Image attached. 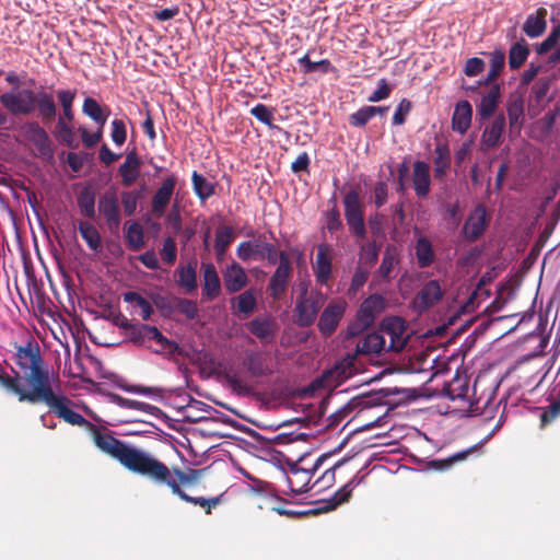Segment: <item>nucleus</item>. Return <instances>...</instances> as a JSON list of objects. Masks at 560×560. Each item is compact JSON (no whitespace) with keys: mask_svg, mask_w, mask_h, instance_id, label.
<instances>
[{"mask_svg":"<svg viewBox=\"0 0 560 560\" xmlns=\"http://www.w3.org/2000/svg\"><path fill=\"white\" fill-rule=\"evenodd\" d=\"M15 349L14 362L22 375L14 372V376H11L15 387L10 388V393L16 395L20 402L37 404V398L52 387L49 368L35 340H28L25 346H15Z\"/></svg>","mask_w":560,"mask_h":560,"instance_id":"nucleus-1","label":"nucleus"},{"mask_svg":"<svg viewBox=\"0 0 560 560\" xmlns=\"http://www.w3.org/2000/svg\"><path fill=\"white\" fill-rule=\"evenodd\" d=\"M124 467L158 487H167L172 492L177 490V483L173 479L174 472L171 468L144 450L135 447Z\"/></svg>","mask_w":560,"mask_h":560,"instance_id":"nucleus-2","label":"nucleus"},{"mask_svg":"<svg viewBox=\"0 0 560 560\" xmlns=\"http://www.w3.org/2000/svg\"><path fill=\"white\" fill-rule=\"evenodd\" d=\"M444 390L451 400H463L467 402V411L470 416H482L486 419H490L492 418L494 408L498 407L490 395H488L486 399L480 397L476 400H469V381L466 375H459L457 373L453 380L447 383Z\"/></svg>","mask_w":560,"mask_h":560,"instance_id":"nucleus-3","label":"nucleus"},{"mask_svg":"<svg viewBox=\"0 0 560 560\" xmlns=\"http://www.w3.org/2000/svg\"><path fill=\"white\" fill-rule=\"evenodd\" d=\"M38 402L46 404L51 411L69 424L83 427L88 431L94 428V423L70 408L72 401L68 397L56 394L52 387L37 398Z\"/></svg>","mask_w":560,"mask_h":560,"instance_id":"nucleus-4","label":"nucleus"},{"mask_svg":"<svg viewBox=\"0 0 560 560\" xmlns=\"http://www.w3.org/2000/svg\"><path fill=\"white\" fill-rule=\"evenodd\" d=\"M89 432L92 434L95 445L102 452L118 460L122 466L135 448V446L128 445L127 443L116 439L109 430L100 429L95 424Z\"/></svg>","mask_w":560,"mask_h":560,"instance_id":"nucleus-5","label":"nucleus"},{"mask_svg":"<svg viewBox=\"0 0 560 560\" xmlns=\"http://www.w3.org/2000/svg\"><path fill=\"white\" fill-rule=\"evenodd\" d=\"M325 295L319 291L302 292L295 303V323L303 328L314 324L318 312L325 303Z\"/></svg>","mask_w":560,"mask_h":560,"instance_id":"nucleus-6","label":"nucleus"},{"mask_svg":"<svg viewBox=\"0 0 560 560\" xmlns=\"http://www.w3.org/2000/svg\"><path fill=\"white\" fill-rule=\"evenodd\" d=\"M345 218L352 235L363 240L366 237L364 207L357 190H349L343 197Z\"/></svg>","mask_w":560,"mask_h":560,"instance_id":"nucleus-7","label":"nucleus"},{"mask_svg":"<svg viewBox=\"0 0 560 560\" xmlns=\"http://www.w3.org/2000/svg\"><path fill=\"white\" fill-rule=\"evenodd\" d=\"M262 237V235H259L255 241L241 242L236 248L237 257L243 261L267 259L270 265H276L279 250L275 244L264 241Z\"/></svg>","mask_w":560,"mask_h":560,"instance_id":"nucleus-8","label":"nucleus"},{"mask_svg":"<svg viewBox=\"0 0 560 560\" xmlns=\"http://www.w3.org/2000/svg\"><path fill=\"white\" fill-rule=\"evenodd\" d=\"M293 276V265L285 250L279 252L278 266L269 279L267 290L269 295L278 300L283 296Z\"/></svg>","mask_w":560,"mask_h":560,"instance_id":"nucleus-9","label":"nucleus"},{"mask_svg":"<svg viewBox=\"0 0 560 560\" xmlns=\"http://www.w3.org/2000/svg\"><path fill=\"white\" fill-rule=\"evenodd\" d=\"M38 93L32 90H22L18 93L5 92L0 94V103L12 115H28L35 110Z\"/></svg>","mask_w":560,"mask_h":560,"instance_id":"nucleus-10","label":"nucleus"},{"mask_svg":"<svg viewBox=\"0 0 560 560\" xmlns=\"http://www.w3.org/2000/svg\"><path fill=\"white\" fill-rule=\"evenodd\" d=\"M378 330L385 338H389V342H386L387 351L399 352L405 348L408 339L406 336L407 326L401 317L390 316L384 318L380 324Z\"/></svg>","mask_w":560,"mask_h":560,"instance_id":"nucleus-11","label":"nucleus"},{"mask_svg":"<svg viewBox=\"0 0 560 560\" xmlns=\"http://www.w3.org/2000/svg\"><path fill=\"white\" fill-rule=\"evenodd\" d=\"M242 364L252 377H266L273 373L271 358L262 350H245Z\"/></svg>","mask_w":560,"mask_h":560,"instance_id":"nucleus-12","label":"nucleus"},{"mask_svg":"<svg viewBox=\"0 0 560 560\" xmlns=\"http://www.w3.org/2000/svg\"><path fill=\"white\" fill-rule=\"evenodd\" d=\"M347 303L342 300L330 302L319 316L317 327L324 337H330L345 315Z\"/></svg>","mask_w":560,"mask_h":560,"instance_id":"nucleus-13","label":"nucleus"},{"mask_svg":"<svg viewBox=\"0 0 560 560\" xmlns=\"http://www.w3.org/2000/svg\"><path fill=\"white\" fill-rule=\"evenodd\" d=\"M177 185V176L172 174L167 176L161 184V186L154 192L151 200V213L155 218L164 215L167 206L171 202L175 187Z\"/></svg>","mask_w":560,"mask_h":560,"instance_id":"nucleus-14","label":"nucleus"},{"mask_svg":"<svg viewBox=\"0 0 560 560\" xmlns=\"http://www.w3.org/2000/svg\"><path fill=\"white\" fill-rule=\"evenodd\" d=\"M443 298V291L438 280L428 281L413 299V306L423 313L438 304Z\"/></svg>","mask_w":560,"mask_h":560,"instance_id":"nucleus-15","label":"nucleus"},{"mask_svg":"<svg viewBox=\"0 0 560 560\" xmlns=\"http://www.w3.org/2000/svg\"><path fill=\"white\" fill-rule=\"evenodd\" d=\"M98 210L103 214L108 230L116 234L119 231L121 217L118 199L115 194H104L98 201Z\"/></svg>","mask_w":560,"mask_h":560,"instance_id":"nucleus-16","label":"nucleus"},{"mask_svg":"<svg viewBox=\"0 0 560 560\" xmlns=\"http://www.w3.org/2000/svg\"><path fill=\"white\" fill-rule=\"evenodd\" d=\"M488 225L486 208L477 206L468 215L463 226V234L469 242L477 241L486 231Z\"/></svg>","mask_w":560,"mask_h":560,"instance_id":"nucleus-17","label":"nucleus"},{"mask_svg":"<svg viewBox=\"0 0 560 560\" xmlns=\"http://www.w3.org/2000/svg\"><path fill=\"white\" fill-rule=\"evenodd\" d=\"M313 271L317 283L327 284L332 273V256L329 245L319 244L317 246Z\"/></svg>","mask_w":560,"mask_h":560,"instance_id":"nucleus-18","label":"nucleus"},{"mask_svg":"<svg viewBox=\"0 0 560 560\" xmlns=\"http://www.w3.org/2000/svg\"><path fill=\"white\" fill-rule=\"evenodd\" d=\"M385 307L386 300L381 294H372L361 303L357 311V316L363 326L371 327Z\"/></svg>","mask_w":560,"mask_h":560,"instance_id":"nucleus-19","label":"nucleus"},{"mask_svg":"<svg viewBox=\"0 0 560 560\" xmlns=\"http://www.w3.org/2000/svg\"><path fill=\"white\" fill-rule=\"evenodd\" d=\"M247 283L248 277L238 262L233 261L223 271V284L229 294L242 291Z\"/></svg>","mask_w":560,"mask_h":560,"instance_id":"nucleus-20","label":"nucleus"},{"mask_svg":"<svg viewBox=\"0 0 560 560\" xmlns=\"http://www.w3.org/2000/svg\"><path fill=\"white\" fill-rule=\"evenodd\" d=\"M141 160L133 149L126 154L124 163L118 167V174L121 177L124 187L132 186L140 176Z\"/></svg>","mask_w":560,"mask_h":560,"instance_id":"nucleus-21","label":"nucleus"},{"mask_svg":"<svg viewBox=\"0 0 560 560\" xmlns=\"http://www.w3.org/2000/svg\"><path fill=\"white\" fill-rule=\"evenodd\" d=\"M413 189L419 198H425L430 192V166L424 161H416L412 171Z\"/></svg>","mask_w":560,"mask_h":560,"instance_id":"nucleus-22","label":"nucleus"},{"mask_svg":"<svg viewBox=\"0 0 560 560\" xmlns=\"http://www.w3.org/2000/svg\"><path fill=\"white\" fill-rule=\"evenodd\" d=\"M221 293V281L212 264L202 265V295L206 301L215 300Z\"/></svg>","mask_w":560,"mask_h":560,"instance_id":"nucleus-23","label":"nucleus"},{"mask_svg":"<svg viewBox=\"0 0 560 560\" xmlns=\"http://www.w3.org/2000/svg\"><path fill=\"white\" fill-rule=\"evenodd\" d=\"M383 351H387L386 339L380 330L365 335L357 345L358 354L378 355Z\"/></svg>","mask_w":560,"mask_h":560,"instance_id":"nucleus-24","label":"nucleus"},{"mask_svg":"<svg viewBox=\"0 0 560 560\" xmlns=\"http://www.w3.org/2000/svg\"><path fill=\"white\" fill-rule=\"evenodd\" d=\"M547 9L538 8L535 13L527 15L524 24L523 32L529 38H537L542 35L547 28Z\"/></svg>","mask_w":560,"mask_h":560,"instance_id":"nucleus-25","label":"nucleus"},{"mask_svg":"<svg viewBox=\"0 0 560 560\" xmlns=\"http://www.w3.org/2000/svg\"><path fill=\"white\" fill-rule=\"evenodd\" d=\"M434 177L442 180L451 167V150L447 143L438 142L433 156Z\"/></svg>","mask_w":560,"mask_h":560,"instance_id":"nucleus-26","label":"nucleus"},{"mask_svg":"<svg viewBox=\"0 0 560 560\" xmlns=\"http://www.w3.org/2000/svg\"><path fill=\"white\" fill-rule=\"evenodd\" d=\"M501 97V89L499 84H493L489 92L485 94L477 105V113L480 119L490 118L497 110Z\"/></svg>","mask_w":560,"mask_h":560,"instance_id":"nucleus-27","label":"nucleus"},{"mask_svg":"<svg viewBox=\"0 0 560 560\" xmlns=\"http://www.w3.org/2000/svg\"><path fill=\"white\" fill-rule=\"evenodd\" d=\"M27 138L35 145L42 156H51V141L46 130L38 124L30 125Z\"/></svg>","mask_w":560,"mask_h":560,"instance_id":"nucleus-28","label":"nucleus"},{"mask_svg":"<svg viewBox=\"0 0 560 560\" xmlns=\"http://www.w3.org/2000/svg\"><path fill=\"white\" fill-rule=\"evenodd\" d=\"M472 108L468 101H460L456 104L452 117V128L460 135L465 133L471 124Z\"/></svg>","mask_w":560,"mask_h":560,"instance_id":"nucleus-29","label":"nucleus"},{"mask_svg":"<svg viewBox=\"0 0 560 560\" xmlns=\"http://www.w3.org/2000/svg\"><path fill=\"white\" fill-rule=\"evenodd\" d=\"M505 129V117L503 114L495 116L493 121L486 127L482 132L481 141L487 148H495L501 142V137Z\"/></svg>","mask_w":560,"mask_h":560,"instance_id":"nucleus-30","label":"nucleus"},{"mask_svg":"<svg viewBox=\"0 0 560 560\" xmlns=\"http://www.w3.org/2000/svg\"><path fill=\"white\" fill-rule=\"evenodd\" d=\"M177 272V284L184 289L186 293L196 291L197 289V260L194 259L185 266H179Z\"/></svg>","mask_w":560,"mask_h":560,"instance_id":"nucleus-31","label":"nucleus"},{"mask_svg":"<svg viewBox=\"0 0 560 560\" xmlns=\"http://www.w3.org/2000/svg\"><path fill=\"white\" fill-rule=\"evenodd\" d=\"M248 330L262 342L273 340L277 325L270 319L254 318L248 323Z\"/></svg>","mask_w":560,"mask_h":560,"instance_id":"nucleus-32","label":"nucleus"},{"mask_svg":"<svg viewBox=\"0 0 560 560\" xmlns=\"http://www.w3.org/2000/svg\"><path fill=\"white\" fill-rule=\"evenodd\" d=\"M82 112L84 115L90 117L96 125L104 128L106 120L110 114V109L107 106H101L93 97H86L83 101Z\"/></svg>","mask_w":560,"mask_h":560,"instance_id":"nucleus-33","label":"nucleus"},{"mask_svg":"<svg viewBox=\"0 0 560 560\" xmlns=\"http://www.w3.org/2000/svg\"><path fill=\"white\" fill-rule=\"evenodd\" d=\"M158 354H168V355H180L183 353L182 348L176 341L170 340L166 338L158 327H155L153 336H152V348H150Z\"/></svg>","mask_w":560,"mask_h":560,"instance_id":"nucleus-34","label":"nucleus"},{"mask_svg":"<svg viewBox=\"0 0 560 560\" xmlns=\"http://www.w3.org/2000/svg\"><path fill=\"white\" fill-rule=\"evenodd\" d=\"M155 326L147 324H133L127 337L135 346L152 348V336Z\"/></svg>","mask_w":560,"mask_h":560,"instance_id":"nucleus-35","label":"nucleus"},{"mask_svg":"<svg viewBox=\"0 0 560 560\" xmlns=\"http://www.w3.org/2000/svg\"><path fill=\"white\" fill-rule=\"evenodd\" d=\"M35 109L44 122H50L55 119L57 114V106L54 96L45 91L38 92V100L35 104Z\"/></svg>","mask_w":560,"mask_h":560,"instance_id":"nucleus-36","label":"nucleus"},{"mask_svg":"<svg viewBox=\"0 0 560 560\" xmlns=\"http://www.w3.org/2000/svg\"><path fill=\"white\" fill-rule=\"evenodd\" d=\"M530 54L528 43L525 38H521L511 45L509 50V67L511 70L520 69Z\"/></svg>","mask_w":560,"mask_h":560,"instance_id":"nucleus-37","label":"nucleus"},{"mask_svg":"<svg viewBox=\"0 0 560 560\" xmlns=\"http://www.w3.org/2000/svg\"><path fill=\"white\" fill-rule=\"evenodd\" d=\"M417 264L420 268L430 267L435 260L432 243L425 236H420L415 246Z\"/></svg>","mask_w":560,"mask_h":560,"instance_id":"nucleus-38","label":"nucleus"},{"mask_svg":"<svg viewBox=\"0 0 560 560\" xmlns=\"http://www.w3.org/2000/svg\"><path fill=\"white\" fill-rule=\"evenodd\" d=\"M398 262L399 257L396 248L394 246H387L384 252L382 262L376 271L377 276L386 282L390 281L392 272Z\"/></svg>","mask_w":560,"mask_h":560,"instance_id":"nucleus-39","label":"nucleus"},{"mask_svg":"<svg viewBox=\"0 0 560 560\" xmlns=\"http://www.w3.org/2000/svg\"><path fill=\"white\" fill-rule=\"evenodd\" d=\"M192 189L200 201H206L215 194L217 183L208 180L203 175L198 172H192L191 175Z\"/></svg>","mask_w":560,"mask_h":560,"instance_id":"nucleus-40","label":"nucleus"},{"mask_svg":"<svg viewBox=\"0 0 560 560\" xmlns=\"http://www.w3.org/2000/svg\"><path fill=\"white\" fill-rule=\"evenodd\" d=\"M234 240V231L230 225H222L217 229L214 238V250L217 258L220 260L225 255L229 246Z\"/></svg>","mask_w":560,"mask_h":560,"instance_id":"nucleus-41","label":"nucleus"},{"mask_svg":"<svg viewBox=\"0 0 560 560\" xmlns=\"http://www.w3.org/2000/svg\"><path fill=\"white\" fill-rule=\"evenodd\" d=\"M298 63L302 67V71L305 74H310L315 71H319L324 74L337 71V68L330 62V60L322 59L319 61H312L308 52L299 58Z\"/></svg>","mask_w":560,"mask_h":560,"instance_id":"nucleus-42","label":"nucleus"},{"mask_svg":"<svg viewBox=\"0 0 560 560\" xmlns=\"http://www.w3.org/2000/svg\"><path fill=\"white\" fill-rule=\"evenodd\" d=\"M172 493L176 494L179 499L187 503H191L194 505H198L205 509L206 514H211V510L215 508L220 502L222 495L213 497L210 499H206L202 497H191L187 494L182 488L177 487V490H174Z\"/></svg>","mask_w":560,"mask_h":560,"instance_id":"nucleus-43","label":"nucleus"},{"mask_svg":"<svg viewBox=\"0 0 560 560\" xmlns=\"http://www.w3.org/2000/svg\"><path fill=\"white\" fill-rule=\"evenodd\" d=\"M78 207L83 217L94 219L95 217V192L91 187H84L77 198Z\"/></svg>","mask_w":560,"mask_h":560,"instance_id":"nucleus-44","label":"nucleus"},{"mask_svg":"<svg viewBox=\"0 0 560 560\" xmlns=\"http://www.w3.org/2000/svg\"><path fill=\"white\" fill-rule=\"evenodd\" d=\"M506 112L509 117V124L511 128L520 127L521 126V119L523 118L524 114V100L522 95H511L508 104H506Z\"/></svg>","mask_w":560,"mask_h":560,"instance_id":"nucleus-45","label":"nucleus"},{"mask_svg":"<svg viewBox=\"0 0 560 560\" xmlns=\"http://www.w3.org/2000/svg\"><path fill=\"white\" fill-rule=\"evenodd\" d=\"M231 304L235 305L238 313L248 315L255 311L257 299L254 291L249 289L231 299Z\"/></svg>","mask_w":560,"mask_h":560,"instance_id":"nucleus-46","label":"nucleus"},{"mask_svg":"<svg viewBox=\"0 0 560 560\" xmlns=\"http://www.w3.org/2000/svg\"><path fill=\"white\" fill-rule=\"evenodd\" d=\"M478 445H474L467 450L457 452L444 459H434L430 462V467L436 470H446L454 464L464 462L468 456L477 450Z\"/></svg>","mask_w":560,"mask_h":560,"instance_id":"nucleus-47","label":"nucleus"},{"mask_svg":"<svg viewBox=\"0 0 560 560\" xmlns=\"http://www.w3.org/2000/svg\"><path fill=\"white\" fill-rule=\"evenodd\" d=\"M124 301L140 308L139 315L143 320H149L153 314L151 303L145 300L141 294L135 291H128L124 294Z\"/></svg>","mask_w":560,"mask_h":560,"instance_id":"nucleus-48","label":"nucleus"},{"mask_svg":"<svg viewBox=\"0 0 560 560\" xmlns=\"http://www.w3.org/2000/svg\"><path fill=\"white\" fill-rule=\"evenodd\" d=\"M78 229L91 249L97 250L101 247V235L94 225L86 221H81Z\"/></svg>","mask_w":560,"mask_h":560,"instance_id":"nucleus-49","label":"nucleus"},{"mask_svg":"<svg viewBox=\"0 0 560 560\" xmlns=\"http://www.w3.org/2000/svg\"><path fill=\"white\" fill-rule=\"evenodd\" d=\"M171 470L174 472L173 479L178 485V488L197 483L203 472V469H188L184 471L178 467H173Z\"/></svg>","mask_w":560,"mask_h":560,"instance_id":"nucleus-50","label":"nucleus"},{"mask_svg":"<svg viewBox=\"0 0 560 560\" xmlns=\"http://www.w3.org/2000/svg\"><path fill=\"white\" fill-rule=\"evenodd\" d=\"M126 241L132 250H139L144 246V235L142 226L133 222L127 229Z\"/></svg>","mask_w":560,"mask_h":560,"instance_id":"nucleus-51","label":"nucleus"},{"mask_svg":"<svg viewBox=\"0 0 560 560\" xmlns=\"http://www.w3.org/2000/svg\"><path fill=\"white\" fill-rule=\"evenodd\" d=\"M363 480V477H359L355 475L352 477L345 486H342L338 491L335 492L332 497V506H337L342 504L349 500L351 497L352 490L359 486Z\"/></svg>","mask_w":560,"mask_h":560,"instance_id":"nucleus-52","label":"nucleus"},{"mask_svg":"<svg viewBox=\"0 0 560 560\" xmlns=\"http://www.w3.org/2000/svg\"><path fill=\"white\" fill-rule=\"evenodd\" d=\"M57 97L62 106L63 116L61 117L65 119V121H71L73 119L72 105L75 98V91L60 90L57 92Z\"/></svg>","mask_w":560,"mask_h":560,"instance_id":"nucleus-53","label":"nucleus"},{"mask_svg":"<svg viewBox=\"0 0 560 560\" xmlns=\"http://www.w3.org/2000/svg\"><path fill=\"white\" fill-rule=\"evenodd\" d=\"M346 462L347 458H343L337 462L334 466L326 469L324 474L313 483L312 488L318 487V491L330 488L335 483L336 469L343 465Z\"/></svg>","mask_w":560,"mask_h":560,"instance_id":"nucleus-54","label":"nucleus"},{"mask_svg":"<svg viewBox=\"0 0 560 560\" xmlns=\"http://www.w3.org/2000/svg\"><path fill=\"white\" fill-rule=\"evenodd\" d=\"M250 114L260 122L267 125L270 129H279L272 124L273 110L265 104H257L250 109Z\"/></svg>","mask_w":560,"mask_h":560,"instance_id":"nucleus-55","label":"nucleus"},{"mask_svg":"<svg viewBox=\"0 0 560 560\" xmlns=\"http://www.w3.org/2000/svg\"><path fill=\"white\" fill-rule=\"evenodd\" d=\"M380 245L375 241L361 246L360 260L368 266H374L378 259Z\"/></svg>","mask_w":560,"mask_h":560,"instance_id":"nucleus-56","label":"nucleus"},{"mask_svg":"<svg viewBox=\"0 0 560 560\" xmlns=\"http://www.w3.org/2000/svg\"><path fill=\"white\" fill-rule=\"evenodd\" d=\"M121 205L126 215L130 217L136 212L141 191L127 190L121 192Z\"/></svg>","mask_w":560,"mask_h":560,"instance_id":"nucleus-57","label":"nucleus"},{"mask_svg":"<svg viewBox=\"0 0 560 560\" xmlns=\"http://www.w3.org/2000/svg\"><path fill=\"white\" fill-rule=\"evenodd\" d=\"M56 129L58 137L63 144L70 148L77 147V144H74V133L72 131V127L67 121H65L62 117H59Z\"/></svg>","mask_w":560,"mask_h":560,"instance_id":"nucleus-58","label":"nucleus"},{"mask_svg":"<svg viewBox=\"0 0 560 560\" xmlns=\"http://www.w3.org/2000/svg\"><path fill=\"white\" fill-rule=\"evenodd\" d=\"M549 90H550V81H549V79L540 78L532 86L530 97H533L534 101L537 104H540V103H542L547 98Z\"/></svg>","mask_w":560,"mask_h":560,"instance_id":"nucleus-59","label":"nucleus"},{"mask_svg":"<svg viewBox=\"0 0 560 560\" xmlns=\"http://www.w3.org/2000/svg\"><path fill=\"white\" fill-rule=\"evenodd\" d=\"M162 260L167 265H173L177 257V248L175 241L167 236L163 241V247L160 252Z\"/></svg>","mask_w":560,"mask_h":560,"instance_id":"nucleus-60","label":"nucleus"},{"mask_svg":"<svg viewBox=\"0 0 560 560\" xmlns=\"http://www.w3.org/2000/svg\"><path fill=\"white\" fill-rule=\"evenodd\" d=\"M560 38V26L553 27L549 35L536 46V51L538 55H546L558 43Z\"/></svg>","mask_w":560,"mask_h":560,"instance_id":"nucleus-61","label":"nucleus"},{"mask_svg":"<svg viewBox=\"0 0 560 560\" xmlns=\"http://www.w3.org/2000/svg\"><path fill=\"white\" fill-rule=\"evenodd\" d=\"M224 377L235 393L249 394L252 392V387L243 382L237 372H226Z\"/></svg>","mask_w":560,"mask_h":560,"instance_id":"nucleus-62","label":"nucleus"},{"mask_svg":"<svg viewBox=\"0 0 560 560\" xmlns=\"http://www.w3.org/2000/svg\"><path fill=\"white\" fill-rule=\"evenodd\" d=\"M369 106H363L349 116V124L355 128H363L372 119Z\"/></svg>","mask_w":560,"mask_h":560,"instance_id":"nucleus-63","label":"nucleus"},{"mask_svg":"<svg viewBox=\"0 0 560 560\" xmlns=\"http://www.w3.org/2000/svg\"><path fill=\"white\" fill-rule=\"evenodd\" d=\"M411 108H412V103L407 98H402L399 102V104L393 115V120H392L393 125L394 126L404 125L409 113L411 112Z\"/></svg>","mask_w":560,"mask_h":560,"instance_id":"nucleus-64","label":"nucleus"}]
</instances>
